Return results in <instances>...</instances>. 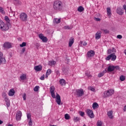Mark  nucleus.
Here are the masks:
<instances>
[{
    "mask_svg": "<svg viewBox=\"0 0 126 126\" xmlns=\"http://www.w3.org/2000/svg\"><path fill=\"white\" fill-rule=\"evenodd\" d=\"M107 15H111L112 14V12H111V8L108 7L106 9Z\"/></svg>",
    "mask_w": 126,
    "mask_h": 126,
    "instance_id": "nucleus-27",
    "label": "nucleus"
},
{
    "mask_svg": "<svg viewBox=\"0 0 126 126\" xmlns=\"http://www.w3.org/2000/svg\"><path fill=\"white\" fill-rule=\"evenodd\" d=\"M102 34V32L98 31L95 34V39L99 40L101 38V34Z\"/></svg>",
    "mask_w": 126,
    "mask_h": 126,
    "instance_id": "nucleus-14",
    "label": "nucleus"
},
{
    "mask_svg": "<svg viewBox=\"0 0 126 126\" xmlns=\"http://www.w3.org/2000/svg\"><path fill=\"white\" fill-rule=\"evenodd\" d=\"M117 38L118 39H122L123 38V36H122V35H117Z\"/></svg>",
    "mask_w": 126,
    "mask_h": 126,
    "instance_id": "nucleus-52",
    "label": "nucleus"
},
{
    "mask_svg": "<svg viewBox=\"0 0 126 126\" xmlns=\"http://www.w3.org/2000/svg\"><path fill=\"white\" fill-rule=\"evenodd\" d=\"M115 68L117 69V70H121V68L119 66H115Z\"/></svg>",
    "mask_w": 126,
    "mask_h": 126,
    "instance_id": "nucleus-49",
    "label": "nucleus"
},
{
    "mask_svg": "<svg viewBox=\"0 0 126 126\" xmlns=\"http://www.w3.org/2000/svg\"><path fill=\"white\" fill-rule=\"evenodd\" d=\"M21 117H22V113L21 111H18L16 115V119L17 121H20L21 120Z\"/></svg>",
    "mask_w": 126,
    "mask_h": 126,
    "instance_id": "nucleus-10",
    "label": "nucleus"
},
{
    "mask_svg": "<svg viewBox=\"0 0 126 126\" xmlns=\"http://www.w3.org/2000/svg\"><path fill=\"white\" fill-rule=\"evenodd\" d=\"M101 31H103L104 33H105V34L109 33V31H108V30L101 29Z\"/></svg>",
    "mask_w": 126,
    "mask_h": 126,
    "instance_id": "nucleus-42",
    "label": "nucleus"
},
{
    "mask_svg": "<svg viewBox=\"0 0 126 126\" xmlns=\"http://www.w3.org/2000/svg\"><path fill=\"white\" fill-rule=\"evenodd\" d=\"M115 93V91L113 89H109L104 92L103 97V98H107V97H110L112 96Z\"/></svg>",
    "mask_w": 126,
    "mask_h": 126,
    "instance_id": "nucleus-2",
    "label": "nucleus"
},
{
    "mask_svg": "<svg viewBox=\"0 0 126 126\" xmlns=\"http://www.w3.org/2000/svg\"><path fill=\"white\" fill-rule=\"evenodd\" d=\"M38 37L42 40L43 43H47V42H48V38H47V37L44 36V35H43V34H39L38 35Z\"/></svg>",
    "mask_w": 126,
    "mask_h": 126,
    "instance_id": "nucleus-9",
    "label": "nucleus"
},
{
    "mask_svg": "<svg viewBox=\"0 0 126 126\" xmlns=\"http://www.w3.org/2000/svg\"><path fill=\"white\" fill-rule=\"evenodd\" d=\"M29 126H33V122H32V120H29Z\"/></svg>",
    "mask_w": 126,
    "mask_h": 126,
    "instance_id": "nucleus-45",
    "label": "nucleus"
},
{
    "mask_svg": "<svg viewBox=\"0 0 126 126\" xmlns=\"http://www.w3.org/2000/svg\"><path fill=\"white\" fill-rule=\"evenodd\" d=\"M34 69L36 71H41V70H42V66L41 65L35 66L34 67Z\"/></svg>",
    "mask_w": 126,
    "mask_h": 126,
    "instance_id": "nucleus-17",
    "label": "nucleus"
},
{
    "mask_svg": "<svg viewBox=\"0 0 126 126\" xmlns=\"http://www.w3.org/2000/svg\"><path fill=\"white\" fill-rule=\"evenodd\" d=\"M50 93L51 94V96L52 98H54V99H55V98H56V94H55V92Z\"/></svg>",
    "mask_w": 126,
    "mask_h": 126,
    "instance_id": "nucleus-44",
    "label": "nucleus"
},
{
    "mask_svg": "<svg viewBox=\"0 0 126 126\" xmlns=\"http://www.w3.org/2000/svg\"><path fill=\"white\" fill-rule=\"evenodd\" d=\"M2 97H4V98L7 97H6V94L5 93H4V92L2 93Z\"/></svg>",
    "mask_w": 126,
    "mask_h": 126,
    "instance_id": "nucleus-46",
    "label": "nucleus"
},
{
    "mask_svg": "<svg viewBox=\"0 0 126 126\" xmlns=\"http://www.w3.org/2000/svg\"><path fill=\"white\" fill-rule=\"evenodd\" d=\"M83 46H86V45H87V42H84L83 44Z\"/></svg>",
    "mask_w": 126,
    "mask_h": 126,
    "instance_id": "nucleus-59",
    "label": "nucleus"
},
{
    "mask_svg": "<svg viewBox=\"0 0 126 126\" xmlns=\"http://www.w3.org/2000/svg\"><path fill=\"white\" fill-rule=\"evenodd\" d=\"M60 84L62 86H64V85H65V80L63 79H61L60 80Z\"/></svg>",
    "mask_w": 126,
    "mask_h": 126,
    "instance_id": "nucleus-21",
    "label": "nucleus"
},
{
    "mask_svg": "<svg viewBox=\"0 0 126 126\" xmlns=\"http://www.w3.org/2000/svg\"><path fill=\"white\" fill-rule=\"evenodd\" d=\"M107 115L109 119H114V116H113V111L111 110L107 112Z\"/></svg>",
    "mask_w": 126,
    "mask_h": 126,
    "instance_id": "nucleus-15",
    "label": "nucleus"
},
{
    "mask_svg": "<svg viewBox=\"0 0 126 126\" xmlns=\"http://www.w3.org/2000/svg\"><path fill=\"white\" fill-rule=\"evenodd\" d=\"M3 123V122L1 120H0V125H1Z\"/></svg>",
    "mask_w": 126,
    "mask_h": 126,
    "instance_id": "nucleus-62",
    "label": "nucleus"
},
{
    "mask_svg": "<svg viewBox=\"0 0 126 126\" xmlns=\"http://www.w3.org/2000/svg\"><path fill=\"white\" fill-rule=\"evenodd\" d=\"M52 72V70L49 69L46 71V75H50Z\"/></svg>",
    "mask_w": 126,
    "mask_h": 126,
    "instance_id": "nucleus-35",
    "label": "nucleus"
},
{
    "mask_svg": "<svg viewBox=\"0 0 126 126\" xmlns=\"http://www.w3.org/2000/svg\"><path fill=\"white\" fill-rule=\"evenodd\" d=\"M4 24V23L1 20H0V28H2V26H3V25Z\"/></svg>",
    "mask_w": 126,
    "mask_h": 126,
    "instance_id": "nucleus-38",
    "label": "nucleus"
},
{
    "mask_svg": "<svg viewBox=\"0 0 126 126\" xmlns=\"http://www.w3.org/2000/svg\"><path fill=\"white\" fill-rule=\"evenodd\" d=\"M115 70V66L110 65L108 67V71L111 72V71H114Z\"/></svg>",
    "mask_w": 126,
    "mask_h": 126,
    "instance_id": "nucleus-20",
    "label": "nucleus"
},
{
    "mask_svg": "<svg viewBox=\"0 0 126 126\" xmlns=\"http://www.w3.org/2000/svg\"><path fill=\"white\" fill-rule=\"evenodd\" d=\"M4 19L5 21H6V22H7L8 23H9V22H10V20H9V18H8L7 16H5Z\"/></svg>",
    "mask_w": 126,
    "mask_h": 126,
    "instance_id": "nucleus-33",
    "label": "nucleus"
},
{
    "mask_svg": "<svg viewBox=\"0 0 126 126\" xmlns=\"http://www.w3.org/2000/svg\"><path fill=\"white\" fill-rule=\"evenodd\" d=\"M27 14L25 13H22L20 15V19L21 21L26 22V21H27Z\"/></svg>",
    "mask_w": 126,
    "mask_h": 126,
    "instance_id": "nucleus-4",
    "label": "nucleus"
},
{
    "mask_svg": "<svg viewBox=\"0 0 126 126\" xmlns=\"http://www.w3.org/2000/svg\"><path fill=\"white\" fill-rule=\"evenodd\" d=\"M80 116L81 117H84L85 113L82 111H79Z\"/></svg>",
    "mask_w": 126,
    "mask_h": 126,
    "instance_id": "nucleus-43",
    "label": "nucleus"
},
{
    "mask_svg": "<svg viewBox=\"0 0 126 126\" xmlns=\"http://www.w3.org/2000/svg\"><path fill=\"white\" fill-rule=\"evenodd\" d=\"M56 102L57 103L58 105H61V103H62V100H61V96H60V94H57L56 95Z\"/></svg>",
    "mask_w": 126,
    "mask_h": 126,
    "instance_id": "nucleus-12",
    "label": "nucleus"
},
{
    "mask_svg": "<svg viewBox=\"0 0 126 126\" xmlns=\"http://www.w3.org/2000/svg\"><path fill=\"white\" fill-rule=\"evenodd\" d=\"M116 59H117V56L115 55V53L111 54L110 55L108 56L105 60L106 61H110L111 59V61H116Z\"/></svg>",
    "mask_w": 126,
    "mask_h": 126,
    "instance_id": "nucleus-3",
    "label": "nucleus"
},
{
    "mask_svg": "<svg viewBox=\"0 0 126 126\" xmlns=\"http://www.w3.org/2000/svg\"><path fill=\"white\" fill-rule=\"evenodd\" d=\"M20 78L21 80H25V79H26V75L23 74L21 76H20Z\"/></svg>",
    "mask_w": 126,
    "mask_h": 126,
    "instance_id": "nucleus-28",
    "label": "nucleus"
},
{
    "mask_svg": "<svg viewBox=\"0 0 126 126\" xmlns=\"http://www.w3.org/2000/svg\"><path fill=\"white\" fill-rule=\"evenodd\" d=\"M39 86H35L34 88V91H35V92H37V91L39 90Z\"/></svg>",
    "mask_w": 126,
    "mask_h": 126,
    "instance_id": "nucleus-40",
    "label": "nucleus"
},
{
    "mask_svg": "<svg viewBox=\"0 0 126 126\" xmlns=\"http://www.w3.org/2000/svg\"><path fill=\"white\" fill-rule=\"evenodd\" d=\"M124 112H126V105L124 106Z\"/></svg>",
    "mask_w": 126,
    "mask_h": 126,
    "instance_id": "nucleus-58",
    "label": "nucleus"
},
{
    "mask_svg": "<svg viewBox=\"0 0 126 126\" xmlns=\"http://www.w3.org/2000/svg\"><path fill=\"white\" fill-rule=\"evenodd\" d=\"M95 55V51L93 50L89 51L87 53V59H91L92 57H94Z\"/></svg>",
    "mask_w": 126,
    "mask_h": 126,
    "instance_id": "nucleus-6",
    "label": "nucleus"
},
{
    "mask_svg": "<svg viewBox=\"0 0 126 126\" xmlns=\"http://www.w3.org/2000/svg\"><path fill=\"white\" fill-rule=\"evenodd\" d=\"M55 87H54V86H51L50 88V93L55 92Z\"/></svg>",
    "mask_w": 126,
    "mask_h": 126,
    "instance_id": "nucleus-29",
    "label": "nucleus"
},
{
    "mask_svg": "<svg viewBox=\"0 0 126 126\" xmlns=\"http://www.w3.org/2000/svg\"><path fill=\"white\" fill-rule=\"evenodd\" d=\"M26 46V42H23L22 44L20 45V47L21 48H23V47H25Z\"/></svg>",
    "mask_w": 126,
    "mask_h": 126,
    "instance_id": "nucleus-39",
    "label": "nucleus"
},
{
    "mask_svg": "<svg viewBox=\"0 0 126 126\" xmlns=\"http://www.w3.org/2000/svg\"><path fill=\"white\" fill-rule=\"evenodd\" d=\"M48 64L49 65H50V66L55 65V64H56V61H49L48 63Z\"/></svg>",
    "mask_w": 126,
    "mask_h": 126,
    "instance_id": "nucleus-25",
    "label": "nucleus"
},
{
    "mask_svg": "<svg viewBox=\"0 0 126 126\" xmlns=\"http://www.w3.org/2000/svg\"><path fill=\"white\" fill-rule=\"evenodd\" d=\"M15 93V92L14 91V90L13 89H11V90H10L9 91V92L8 93V95H9V96H13V95H14V94Z\"/></svg>",
    "mask_w": 126,
    "mask_h": 126,
    "instance_id": "nucleus-19",
    "label": "nucleus"
},
{
    "mask_svg": "<svg viewBox=\"0 0 126 126\" xmlns=\"http://www.w3.org/2000/svg\"><path fill=\"white\" fill-rule=\"evenodd\" d=\"M2 31H7L8 30V26L6 24H3V26H2V28L0 29Z\"/></svg>",
    "mask_w": 126,
    "mask_h": 126,
    "instance_id": "nucleus-16",
    "label": "nucleus"
},
{
    "mask_svg": "<svg viewBox=\"0 0 126 126\" xmlns=\"http://www.w3.org/2000/svg\"><path fill=\"white\" fill-rule=\"evenodd\" d=\"M111 53H113L112 49H108L107 54H111Z\"/></svg>",
    "mask_w": 126,
    "mask_h": 126,
    "instance_id": "nucleus-50",
    "label": "nucleus"
},
{
    "mask_svg": "<svg viewBox=\"0 0 126 126\" xmlns=\"http://www.w3.org/2000/svg\"><path fill=\"white\" fill-rule=\"evenodd\" d=\"M65 29H71V28H69V26L66 27H65Z\"/></svg>",
    "mask_w": 126,
    "mask_h": 126,
    "instance_id": "nucleus-60",
    "label": "nucleus"
},
{
    "mask_svg": "<svg viewBox=\"0 0 126 126\" xmlns=\"http://www.w3.org/2000/svg\"><path fill=\"white\" fill-rule=\"evenodd\" d=\"M102 124H103V123H102L101 121H97L96 125L97 126H102Z\"/></svg>",
    "mask_w": 126,
    "mask_h": 126,
    "instance_id": "nucleus-36",
    "label": "nucleus"
},
{
    "mask_svg": "<svg viewBox=\"0 0 126 126\" xmlns=\"http://www.w3.org/2000/svg\"><path fill=\"white\" fill-rule=\"evenodd\" d=\"M0 12L1 14H4L5 12H4V9L2 7H0Z\"/></svg>",
    "mask_w": 126,
    "mask_h": 126,
    "instance_id": "nucleus-30",
    "label": "nucleus"
},
{
    "mask_svg": "<svg viewBox=\"0 0 126 126\" xmlns=\"http://www.w3.org/2000/svg\"><path fill=\"white\" fill-rule=\"evenodd\" d=\"M86 75L88 76V77H91V75H88V73L86 72Z\"/></svg>",
    "mask_w": 126,
    "mask_h": 126,
    "instance_id": "nucleus-53",
    "label": "nucleus"
},
{
    "mask_svg": "<svg viewBox=\"0 0 126 126\" xmlns=\"http://www.w3.org/2000/svg\"><path fill=\"white\" fill-rule=\"evenodd\" d=\"M76 94L78 97H81L84 95V91L83 89H78L76 91Z\"/></svg>",
    "mask_w": 126,
    "mask_h": 126,
    "instance_id": "nucleus-7",
    "label": "nucleus"
},
{
    "mask_svg": "<svg viewBox=\"0 0 126 126\" xmlns=\"http://www.w3.org/2000/svg\"><path fill=\"white\" fill-rule=\"evenodd\" d=\"M78 11H79V12H82V11H83L84 10V8L83 7H82V6H79L78 9H77Z\"/></svg>",
    "mask_w": 126,
    "mask_h": 126,
    "instance_id": "nucleus-26",
    "label": "nucleus"
},
{
    "mask_svg": "<svg viewBox=\"0 0 126 126\" xmlns=\"http://www.w3.org/2000/svg\"><path fill=\"white\" fill-rule=\"evenodd\" d=\"M53 7L55 10L61 11L63 9V2L60 0L55 1L54 3Z\"/></svg>",
    "mask_w": 126,
    "mask_h": 126,
    "instance_id": "nucleus-1",
    "label": "nucleus"
},
{
    "mask_svg": "<svg viewBox=\"0 0 126 126\" xmlns=\"http://www.w3.org/2000/svg\"><path fill=\"white\" fill-rule=\"evenodd\" d=\"M40 79L41 80H44V79H45V75H43L42 76H41Z\"/></svg>",
    "mask_w": 126,
    "mask_h": 126,
    "instance_id": "nucleus-48",
    "label": "nucleus"
},
{
    "mask_svg": "<svg viewBox=\"0 0 126 126\" xmlns=\"http://www.w3.org/2000/svg\"><path fill=\"white\" fill-rule=\"evenodd\" d=\"M95 20L96 21H100V19H99V18H95Z\"/></svg>",
    "mask_w": 126,
    "mask_h": 126,
    "instance_id": "nucleus-56",
    "label": "nucleus"
},
{
    "mask_svg": "<svg viewBox=\"0 0 126 126\" xmlns=\"http://www.w3.org/2000/svg\"><path fill=\"white\" fill-rule=\"evenodd\" d=\"M56 73H57V74H59L60 73V72H59V71H56Z\"/></svg>",
    "mask_w": 126,
    "mask_h": 126,
    "instance_id": "nucleus-63",
    "label": "nucleus"
},
{
    "mask_svg": "<svg viewBox=\"0 0 126 126\" xmlns=\"http://www.w3.org/2000/svg\"><path fill=\"white\" fill-rule=\"evenodd\" d=\"M73 43H74V38L73 37H71L69 39V44H68L69 47H71Z\"/></svg>",
    "mask_w": 126,
    "mask_h": 126,
    "instance_id": "nucleus-18",
    "label": "nucleus"
},
{
    "mask_svg": "<svg viewBox=\"0 0 126 126\" xmlns=\"http://www.w3.org/2000/svg\"><path fill=\"white\" fill-rule=\"evenodd\" d=\"M4 99L5 102H6L7 103H9V100H8V98H7V97L4 98Z\"/></svg>",
    "mask_w": 126,
    "mask_h": 126,
    "instance_id": "nucleus-51",
    "label": "nucleus"
},
{
    "mask_svg": "<svg viewBox=\"0 0 126 126\" xmlns=\"http://www.w3.org/2000/svg\"><path fill=\"white\" fill-rule=\"evenodd\" d=\"M124 52H125V55H126V50H125Z\"/></svg>",
    "mask_w": 126,
    "mask_h": 126,
    "instance_id": "nucleus-64",
    "label": "nucleus"
},
{
    "mask_svg": "<svg viewBox=\"0 0 126 126\" xmlns=\"http://www.w3.org/2000/svg\"><path fill=\"white\" fill-rule=\"evenodd\" d=\"M3 47H4V49H10V48H11V43H10V42H6L4 43Z\"/></svg>",
    "mask_w": 126,
    "mask_h": 126,
    "instance_id": "nucleus-11",
    "label": "nucleus"
},
{
    "mask_svg": "<svg viewBox=\"0 0 126 126\" xmlns=\"http://www.w3.org/2000/svg\"><path fill=\"white\" fill-rule=\"evenodd\" d=\"M26 50V49L24 47V48L22 49V52L23 53H24V52H25Z\"/></svg>",
    "mask_w": 126,
    "mask_h": 126,
    "instance_id": "nucleus-54",
    "label": "nucleus"
},
{
    "mask_svg": "<svg viewBox=\"0 0 126 126\" xmlns=\"http://www.w3.org/2000/svg\"><path fill=\"white\" fill-rule=\"evenodd\" d=\"M89 90H91V91H93L94 92L95 91V88L92 87H89Z\"/></svg>",
    "mask_w": 126,
    "mask_h": 126,
    "instance_id": "nucleus-41",
    "label": "nucleus"
},
{
    "mask_svg": "<svg viewBox=\"0 0 126 126\" xmlns=\"http://www.w3.org/2000/svg\"><path fill=\"white\" fill-rule=\"evenodd\" d=\"M112 52H114V53H116V49H115V48H112Z\"/></svg>",
    "mask_w": 126,
    "mask_h": 126,
    "instance_id": "nucleus-55",
    "label": "nucleus"
},
{
    "mask_svg": "<svg viewBox=\"0 0 126 126\" xmlns=\"http://www.w3.org/2000/svg\"><path fill=\"white\" fill-rule=\"evenodd\" d=\"M23 98L24 101H25L26 100V94H23Z\"/></svg>",
    "mask_w": 126,
    "mask_h": 126,
    "instance_id": "nucleus-47",
    "label": "nucleus"
},
{
    "mask_svg": "<svg viewBox=\"0 0 126 126\" xmlns=\"http://www.w3.org/2000/svg\"><path fill=\"white\" fill-rule=\"evenodd\" d=\"M74 122H79L80 121V119L78 117H74Z\"/></svg>",
    "mask_w": 126,
    "mask_h": 126,
    "instance_id": "nucleus-34",
    "label": "nucleus"
},
{
    "mask_svg": "<svg viewBox=\"0 0 126 126\" xmlns=\"http://www.w3.org/2000/svg\"><path fill=\"white\" fill-rule=\"evenodd\" d=\"M6 105H7V107H9V106L10 105V104H9V102L7 103Z\"/></svg>",
    "mask_w": 126,
    "mask_h": 126,
    "instance_id": "nucleus-61",
    "label": "nucleus"
},
{
    "mask_svg": "<svg viewBox=\"0 0 126 126\" xmlns=\"http://www.w3.org/2000/svg\"><path fill=\"white\" fill-rule=\"evenodd\" d=\"M27 119H28V121L32 120V119H31V114H30V113L27 114Z\"/></svg>",
    "mask_w": 126,
    "mask_h": 126,
    "instance_id": "nucleus-32",
    "label": "nucleus"
},
{
    "mask_svg": "<svg viewBox=\"0 0 126 126\" xmlns=\"http://www.w3.org/2000/svg\"><path fill=\"white\" fill-rule=\"evenodd\" d=\"M64 118L65 120H69V119H70V116L69 115H68V114H66L64 115Z\"/></svg>",
    "mask_w": 126,
    "mask_h": 126,
    "instance_id": "nucleus-31",
    "label": "nucleus"
},
{
    "mask_svg": "<svg viewBox=\"0 0 126 126\" xmlns=\"http://www.w3.org/2000/svg\"><path fill=\"white\" fill-rule=\"evenodd\" d=\"M120 80H121V81H124V80H126V77L124 76L123 75H122L120 76Z\"/></svg>",
    "mask_w": 126,
    "mask_h": 126,
    "instance_id": "nucleus-37",
    "label": "nucleus"
},
{
    "mask_svg": "<svg viewBox=\"0 0 126 126\" xmlns=\"http://www.w3.org/2000/svg\"><path fill=\"white\" fill-rule=\"evenodd\" d=\"M36 48H39L40 47V45L38 43H36Z\"/></svg>",
    "mask_w": 126,
    "mask_h": 126,
    "instance_id": "nucleus-57",
    "label": "nucleus"
},
{
    "mask_svg": "<svg viewBox=\"0 0 126 126\" xmlns=\"http://www.w3.org/2000/svg\"><path fill=\"white\" fill-rule=\"evenodd\" d=\"M116 12L118 13V14H119L120 15H123L124 14V11L123 10V9L121 7L117 8L116 10Z\"/></svg>",
    "mask_w": 126,
    "mask_h": 126,
    "instance_id": "nucleus-13",
    "label": "nucleus"
},
{
    "mask_svg": "<svg viewBox=\"0 0 126 126\" xmlns=\"http://www.w3.org/2000/svg\"><path fill=\"white\" fill-rule=\"evenodd\" d=\"M86 113L88 117L90 118V119H94L95 115H94V113H93V111L91 109H87L86 110Z\"/></svg>",
    "mask_w": 126,
    "mask_h": 126,
    "instance_id": "nucleus-5",
    "label": "nucleus"
},
{
    "mask_svg": "<svg viewBox=\"0 0 126 126\" xmlns=\"http://www.w3.org/2000/svg\"><path fill=\"white\" fill-rule=\"evenodd\" d=\"M6 61L5 60V58L3 57V54L2 52H0V65L2 63L4 64L5 63Z\"/></svg>",
    "mask_w": 126,
    "mask_h": 126,
    "instance_id": "nucleus-8",
    "label": "nucleus"
},
{
    "mask_svg": "<svg viewBox=\"0 0 126 126\" xmlns=\"http://www.w3.org/2000/svg\"><path fill=\"white\" fill-rule=\"evenodd\" d=\"M106 72H107L106 70H103V72H102L98 74V77H102V76H103L104 75V74H105V73H106Z\"/></svg>",
    "mask_w": 126,
    "mask_h": 126,
    "instance_id": "nucleus-22",
    "label": "nucleus"
},
{
    "mask_svg": "<svg viewBox=\"0 0 126 126\" xmlns=\"http://www.w3.org/2000/svg\"><path fill=\"white\" fill-rule=\"evenodd\" d=\"M53 22L56 23V24H59V23H61V19L55 18Z\"/></svg>",
    "mask_w": 126,
    "mask_h": 126,
    "instance_id": "nucleus-23",
    "label": "nucleus"
},
{
    "mask_svg": "<svg viewBox=\"0 0 126 126\" xmlns=\"http://www.w3.org/2000/svg\"><path fill=\"white\" fill-rule=\"evenodd\" d=\"M93 108L94 110H95L96 108H99V105L98 103H97V102H94L93 104Z\"/></svg>",
    "mask_w": 126,
    "mask_h": 126,
    "instance_id": "nucleus-24",
    "label": "nucleus"
}]
</instances>
